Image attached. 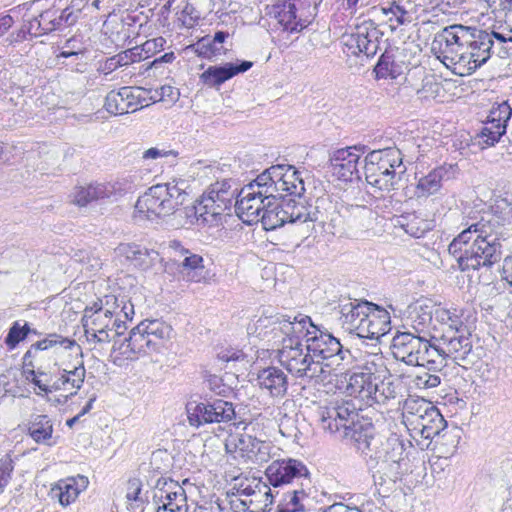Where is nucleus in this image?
<instances>
[{"mask_svg":"<svg viewBox=\"0 0 512 512\" xmlns=\"http://www.w3.org/2000/svg\"><path fill=\"white\" fill-rule=\"evenodd\" d=\"M157 491L154 494V497L159 498L161 500H165L164 502L174 501V488L169 486V480L167 479H159L156 484Z\"/></svg>","mask_w":512,"mask_h":512,"instance_id":"63","label":"nucleus"},{"mask_svg":"<svg viewBox=\"0 0 512 512\" xmlns=\"http://www.w3.org/2000/svg\"><path fill=\"white\" fill-rule=\"evenodd\" d=\"M251 61L228 62L223 65L208 67L200 76L201 81L210 87H219L224 82L233 78L239 73H244L252 67Z\"/></svg>","mask_w":512,"mask_h":512,"instance_id":"28","label":"nucleus"},{"mask_svg":"<svg viewBox=\"0 0 512 512\" xmlns=\"http://www.w3.org/2000/svg\"><path fill=\"white\" fill-rule=\"evenodd\" d=\"M447 360L448 357L441 341H439V344L432 343L427 336L418 366L425 367L428 371L439 372L447 365Z\"/></svg>","mask_w":512,"mask_h":512,"instance_id":"36","label":"nucleus"},{"mask_svg":"<svg viewBox=\"0 0 512 512\" xmlns=\"http://www.w3.org/2000/svg\"><path fill=\"white\" fill-rule=\"evenodd\" d=\"M434 318L432 307L428 305L415 304L410 307L409 319L413 333L424 334Z\"/></svg>","mask_w":512,"mask_h":512,"instance_id":"46","label":"nucleus"},{"mask_svg":"<svg viewBox=\"0 0 512 512\" xmlns=\"http://www.w3.org/2000/svg\"><path fill=\"white\" fill-rule=\"evenodd\" d=\"M310 317L298 314L294 317L276 313L273 315H262L256 322L249 325V334H256L258 338L271 344L272 347L283 348L287 346V340L301 338Z\"/></svg>","mask_w":512,"mask_h":512,"instance_id":"5","label":"nucleus"},{"mask_svg":"<svg viewBox=\"0 0 512 512\" xmlns=\"http://www.w3.org/2000/svg\"><path fill=\"white\" fill-rule=\"evenodd\" d=\"M438 341H441L448 359H452L457 364L470 363L469 356L473 345L469 328H462L456 335H441Z\"/></svg>","mask_w":512,"mask_h":512,"instance_id":"25","label":"nucleus"},{"mask_svg":"<svg viewBox=\"0 0 512 512\" xmlns=\"http://www.w3.org/2000/svg\"><path fill=\"white\" fill-rule=\"evenodd\" d=\"M371 460L375 461L376 471L373 475L375 484L395 483L408 470V459L402 439L393 434L380 439Z\"/></svg>","mask_w":512,"mask_h":512,"instance_id":"8","label":"nucleus"},{"mask_svg":"<svg viewBox=\"0 0 512 512\" xmlns=\"http://www.w3.org/2000/svg\"><path fill=\"white\" fill-rule=\"evenodd\" d=\"M86 375V369L83 363L75 366L73 369L59 370L55 379L49 381V388L52 392L63 391L67 392L68 396L75 395L82 387Z\"/></svg>","mask_w":512,"mask_h":512,"instance_id":"30","label":"nucleus"},{"mask_svg":"<svg viewBox=\"0 0 512 512\" xmlns=\"http://www.w3.org/2000/svg\"><path fill=\"white\" fill-rule=\"evenodd\" d=\"M104 107L108 113L115 116L128 113L123 87L112 90L106 95Z\"/></svg>","mask_w":512,"mask_h":512,"instance_id":"49","label":"nucleus"},{"mask_svg":"<svg viewBox=\"0 0 512 512\" xmlns=\"http://www.w3.org/2000/svg\"><path fill=\"white\" fill-rule=\"evenodd\" d=\"M89 480L84 475L68 477L55 483L50 489V497L57 499L61 506L67 507L75 502L79 494L87 489Z\"/></svg>","mask_w":512,"mask_h":512,"instance_id":"27","label":"nucleus"},{"mask_svg":"<svg viewBox=\"0 0 512 512\" xmlns=\"http://www.w3.org/2000/svg\"><path fill=\"white\" fill-rule=\"evenodd\" d=\"M207 197H212L213 200L220 206H222L225 210L230 209L232 206V201L235 198L234 194H224L217 190L215 187L210 186L209 190L204 194Z\"/></svg>","mask_w":512,"mask_h":512,"instance_id":"62","label":"nucleus"},{"mask_svg":"<svg viewBox=\"0 0 512 512\" xmlns=\"http://www.w3.org/2000/svg\"><path fill=\"white\" fill-rule=\"evenodd\" d=\"M155 345L156 343L152 342L148 335L145 334L143 327L139 323L130 331L129 337L119 346H116V343L114 344V350L118 351L125 359L135 360L141 356L156 352Z\"/></svg>","mask_w":512,"mask_h":512,"instance_id":"22","label":"nucleus"},{"mask_svg":"<svg viewBox=\"0 0 512 512\" xmlns=\"http://www.w3.org/2000/svg\"><path fill=\"white\" fill-rule=\"evenodd\" d=\"M140 324L143 327L145 334L148 335L152 342L156 343V352L163 346L164 341L171 338L173 329L169 324L162 320H144Z\"/></svg>","mask_w":512,"mask_h":512,"instance_id":"44","label":"nucleus"},{"mask_svg":"<svg viewBox=\"0 0 512 512\" xmlns=\"http://www.w3.org/2000/svg\"><path fill=\"white\" fill-rule=\"evenodd\" d=\"M157 491L154 494V497L159 498L161 500H165L164 502L174 501V488L169 486V480L167 479H159L156 484Z\"/></svg>","mask_w":512,"mask_h":512,"instance_id":"64","label":"nucleus"},{"mask_svg":"<svg viewBox=\"0 0 512 512\" xmlns=\"http://www.w3.org/2000/svg\"><path fill=\"white\" fill-rule=\"evenodd\" d=\"M434 319L442 326V335H456L462 328H468L456 309L437 307L434 310Z\"/></svg>","mask_w":512,"mask_h":512,"instance_id":"42","label":"nucleus"},{"mask_svg":"<svg viewBox=\"0 0 512 512\" xmlns=\"http://www.w3.org/2000/svg\"><path fill=\"white\" fill-rule=\"evenodd\" d=\"M271 444L244 433H231L225 439V450L227 453L238 454L246 462L261 464L270 458Z\"/></svg>","mask_w":512,"mask_h":512,"instance_id":"14","label":"nucleus"},{"mask_svg":"<svg viewBox=\"0 0 512 512\" xmlns=\"http://www.w3.org/2000/svg\"><path fill=\"white\" fill-rule=\"evenodd\" d=\"M182 275L188 282L200 283L206 280L203 258L198 254L188 253L182 262Z\"/></svg>","mask_w":512,"mask_h":512,"instance_id":"47","label":"nucleus"},{"mask_svg":"<svg viewBox=\"0 0 512 512\" xmlns=\"http://www.w3.org/2000/svg\"><path fill=\"white\" fill-rule=\"evenodd\" d=\"M365 151V145H355L333 151L329 157L332 174L346 182L359 179L358 163Z\"/></svg>","mask_w":512,"mask_h":512,"instance_id":"16","label":"nucleus"},{"mask_svg":"<svg viewBox=\"0 0 512 512\" xmlns=\"http://www.w3.org/2000/svg\"><path fill=\"white\" fill-rule=\"evenodd\" d=\"M458 234L448 246L461 271L491 268L499 262L503 245L495 225L482 217Z\"/></svg>","mask_w":512,"mask_h":512,"instance_id":"2","label":"nucleus"},{"mask_svg":"<svg viewBox=\"0 0 512 512\" xmlns=\"http://www.w3.org/2000/svg\"><path fill=\"white\" fill-rule=\"evenodd\" d=\"M350 440L355 448L365 456L371 458L381 437L375 436L374 427L371 423H361L355 420L353 425L341 437Z\"/></svg>","mask_w":512,"mask_h":512,"instance_id":"24","label":"nucleus"},{"mask_svg":"<svg viewBox=\"0 0 512 512\" xmlns=\"http://www.w3.org/2000/svg\"><path fill=\"white\" fill-rule=\"evenodd\" d=\"M374 71L376 73L377 78H391L395 79L399 72L397 70V65H395L392 56L389 54H382L380 59L378 60Z\"/></svg>","mask_w":512,"mask_h":512,"instance_id":"52","label":"nucleus"},{"mask_svg":"<svg viewBox=\"0 0 512 512\" xmlns=\"http://www.w3.org/2000/svg\"><path fill=\"white\" fill-rule=\"evenodd\" d=\"M58 346L64 349H72L73 347L79 348L75 340L57 333H50L47 334L45 338L33 343L25 352L22 359L28 366H34V361L41 360V352Z\"/></svg>","mask_w":512,"mask_h":512,"instance_id":"32","label":"nucleus"},{"mask_svg":"<svg viewBox=\"0 0 512 512\" xmlns=\"http://www.w3.org/2000/svg\"><path fill=\"white\" fill-rule=\"evenodd\" d=\"M257 384L271 397L283 398L288 390V377L282 369L270 366L258 372Z\"/></svg>","mask_w":512,"mask_h":512,"instance_id":"31","label":"nucleus"},{"mask_svg":"<svg viewBox=\"0 0 512 512\" xmlns=\"http://www.w3.org/2000/svg\"><path fill=\"white\" fill-rule=\"evenodd\" d=\"M53 422L48 415H31L27 423V434L37 443L46 446H53L56 441L53 439Z\"/></svg>","mask_w":512,"mask_h":512,"instance_id":"35","label":"nucleus"},{"mask_svg":"<svg viewBox=\"0 0 512 512\" xmlns=\"http://www.w3.org/2000/svg\"><path fill=\"white\" fill-rule=\"evenodd\" d=\"M365 179L371 187L378 191L389 193L396 189L397 184L401 180V175L399 172H395V170H391L389 173L372 170L369 174H365Z\"/></svg>","mask_w":512,"mask_h":512,"instance_id":"45","label":"nucleus"},{"mask_svg":"<svg viewBox=\"0 0 512 512\" xmlns=\"http://www.w3.org/2000/svg\"><path fill=\"white\" fill-rule=\"evenodd\" d=\"M449 169L439 166L431 170L427 175L422 176L416 185L415 194L417 197H429L440 191L442 182L447 178Z\"/></svg>","mask_w":512,"mask_h":512,"instance_id":"39","label":"nucleus"},{"mask_svg":"<svg viewBox=\"0 0 512 512\" xmlns=\"http://www.w3.org/2000/svg\"><path fill=\"white\" fill-rule=\"evenodd\" d=\"M144 92H146V90L140 87H123L128 113L136 112L137 110L149 105L148 103H145L146 98L142 96V93Z\"/></svg>","mask_w":512,"mask_h":512,"instance_id":"50","label":"nucleus"},{"mask_svg":"<svg viewBox=\"0 0 512 512\" xmlns=\"http://www.w3.org/2000/svg\"><path fill=\"white\" fill-rule=\"evenodd\" d=\"M164 8L173 14L174 22L180 28H193L201 18L193 0H168Z\"/></svg>","mask_w":512,"mask_h":512,"instance_id":"34","label":"nucleus"},{"mask_svg":"<svg viewBox=\"0 0 512 512\" xmlns=\"http://www.w3.org/2000/svg\"><path fill=\"white\" fill-rule=\"evenodd\" d=\"M427 336H429L428 333L397 332L390 346L393 357L409 366L419 365L420 354Z\"/></svg>","mask_w":512,"mask_h":512,"instance_id":"19","label":"nucleus"},{"mask_svg":"<svg viewBox=\"0 0 512 512\" xmlns=\"http://www.w3.org/2000/svg\"><path fill=\"white\" fill-rule=\"evenodd\" d=\"M512 115V108L507 102H502L490 110L488 121L478 134V138L488 146L497 143L506 132V124Z\"/></svg>","mask_w":512,"mask_h":512,"instance_id":"21","label":"nucleus"},{"mask_svg":"<svg viewBox=\"0 0 512 512\" xmlns=\"http://www.w3.org/2000/svg\"><path fill=\"white\" fill-rule=\"evenodd\" d=\"M198 225L215 226L221 219L225 209L217 204L212 197L202 196L198 206L192 207Z\"/></svg>","mask_w":512,"mask_h":512,"instance_id":"38","label":"nucleus"},{"mask_svg":"<svg viewBox=\"0 0 512 512\" xmlns=\"http://www.w3.org/2000/svg\"><path fill=\"white\" fill-rule=\"evenodd\" d=\"M431 372L427 370L415 375L412 379L414 386L425 390L438 387L441 383V378L437 372Z\"/></svg>","mask_w":512,"mask_h":512,"instance_id":"55","label":"nucleus"},{"mask_svg":"<svg viewBox=\"0 0 512 512\" xmlns=\"http://www.w3.org/2000/svg\"><path fill=\"white\" fill-rule=\"evenodd\" d=\"M250 498L248 503L249 512H266L273 503L275 495L265 483L255 482L253 489H249Z\"/></svg>","mask_w":512,"mask_h":512,"instance_id":"43","label":"nucleus"},{"mask_svg":"<svg viewBox=\"0 0 512 512\" xmlns=\"http://www.w3.org/2000/svg\"><path fill=\"white\" fill-rule=\"evenodd\" d=\"M346 391L359 402L357 407L384 405L396 397L395 387L370 371L354 372L348 381Z\"/></svg>","mask_w":512,"mask_h":512,"instance_id":"10","label":"nucleus"},{"mask_svg":"<svg viewBox=\"0 0 512 512\" xmlns=\"http://www.w3.org/2000/svg\"><path fill=\"white\" fill-rule=\"evenodd\" d=\"M114 253L117 257L123 258L136 268L148 270L159 259V254L153 249H148L136 243H120Z\"/></svg>","mask_w":512,"mask_h":512,"instance_id":"26","label":"nucleus"},{"mask_svg":"<svg viewBox=\"0 0 512 512\" xmlns=\"http://www.w3.org/2000/svg\"><path fill=\"white\" fill-rule=\"evenodd\" d=\"M494 39L498 44L512 42V36L455 24L435 35L431 51L453 73L467 76L490 59Z\"/></svg>","mask_w":512,"mask_h":512,"instance_id":"1","label":"nucleus"},{"mask_svg":"<svg viewBox=\"0 0 512 512\" xmlns=\"http://www.w3.org/2000/svg\"><path fill=\"white\" fill-rule=\"evenodd\" d=\"M373 309V303L368 301L347 300L339 305L340 322L342 327L357 336L360 334V328L364 325V321Z\"/></svg>","mask_w":512,"mask_h":512,"instance_id":"23","label":"nucleus"},{"mask_svg":"<svg viewBox=\"0 0 512 512\" xmlns=\"http://www.w3.org/2000/svg\"><path fill=\"white\" fill-rule=\"evenodd\" d=\"M284 213L286 214L287 223H306L317 222L320 220V212L316 207L306 206L294 199L284 201Z\"/></svg>","mask_w":512,"mask_h":512,"instance_id":"40","label":"nucleus"},{"mask_svg":"<svg viewBox=\"0 0 512 512\" xmlns=\"http://www.w3.org/2000/svg\"><path fill=\"white\" fill-rule=\"evenodd\" d=\"M228 36L229 34L227 32L218 31L213 37H203L195 44V51L199 56L204 58H211L219 55L222 51L221 45Z\"/></svg>","mask_w":512,"mask_h":512,"instance_id":"48","label":"nucleus"},{"mask_svg":"<svg viewBox=\"0 0 512 512\" xmlns=\"http://www.w3.org/2000/svg\"><path fill=\"white\" fill-rule=\"evenodd\" d=\"M359 410L361 407H357L353 400L340 398L319 406L317 414L321 428L341 438L350 425L359 419Z\"/></svg>","mask_w":512,"mask_h":512,"instance_id":"11","label":"nucleus"},{"mask_svg":"<svg viewBox=\"0 0 512 512\" xmlns=\"http://www.w3.org/2000/svg\"><path fill=\"white\" fill-rule=\"evenodd\" d=\"M40 23L42 24V30H44L45 34H48L52 31L60 29V22L58 18V9H48L40 13L39 15Z\"/></svg>","mask_w":512,"mask_h":512,"instance_id":"57","label":"nucleus"},{"mask_svg":"<svg viewBox=\"0 0 512 512\" xmlns=\"http://www.w3.org/2000/svg\"><path fill=\"white\" fill-rule=\"evenodd\" d=\"M402 418L409 430L424 439L439 436L447 425L439 409L423 398H407L403 404Z\"/></svg>","mask_w":512,"mask_h":512,"instance_id":"9","label":"nucleus"},{"mask_svg":"<svg viewBox=\"0 0 512 512\" xmlns=\"http://www.w3.org/2000/svg\"><path fill=\"white\" fill-rule=\"evenodd\" d=\"M284 202L277 197L268 200L260 215V221L265 230H275L287 223L284 213Z\"/></svg>","mask_w":512,"mask_h":512,"instance_id":"41","label":"nucleus"},{"mask_svg":"<svg viewBox=\"0 0 512 512\" xmlns=\"http://www.w3.org/2000/svg\"><path fill=\"white\" fill-rule=\"evenodd\" d=\"M287 346L278 349L280 364L294 377L307 382L323 383L330 377V370L320 360L313 358L307 343L303 345L300 338L287 340Z\"/></svg>","mask_w":512,"mask_h":512,"instance_id":"7","label":"nucleus"},{"mask_svg":"<svg viewBox=\"0 0 512 512\" xmlns=\"http://www.w3.org/2000/svg\"><path fill=\"white\" fill-rule=\"evenodd\" d=\"M169 486L175 489V492L172 493L174 494V501L163 502L161 507L170 508L171 511L174 512L179 511L180 509L181 512H188L185 490L178 484V482L173 480H169Z\"/></svg>","mask_w":512,"mask_h":512,"instance_id":"53","label":"nucleus"},{"mask_svg":"<svg viewBox=\"0 0 512 512\" xmlns=\"http://www.w3.org/2000/svg\"><path fill=\"white\" fill-rule=\"evenodd\" d=\"M189 423L199 427L208 423L231 421L235 417L233 404L222 399L187 405Z\"/></svg>","mask_w":512,"mask_h":512,"instance_id":"15","label":"nucleus"},{"mask_svg":"<svg viewBox=\"0 0 512 512\" xmlns=\"http://www.w3.org/2000/svg\"><path fill=\"white\" fill-rule=\"evenodd\" d=\"M259 177L265 185V191L273 198H281L284 192L301 197L305 192L303 178L292 165H273L259 174Z\"/></svg>","mask_w":512,"mask_h":512,"instance_id":"12","label":"nucleus"},{"mask_svg":"<svg viewBox=\"0 0 512 512\" xmlns=\"http://www.w3.org/2000/svg\"><path fill=\"white\" fill-rule=\"evenodd\" d=\"M265 475L273 488L283 487L299 480H308L309 471L300 460L293 458L274 460L266 468Z\"/></svg>","mask_w":512,"mask_h":512,"instance_id":"17","label":"nucleus"},{"mask_svg":"<svg viewBox=\"0 0 512 512\" xmlns=\"http://www.w3.org/2000/svg\"><path fill=\"white\" fill-rule=\"evenodd\" d=\"M113 314L118 315V312L102 308H98L95 311H92V308L85 309L83 327L88 341L97 343L110 341L109 331L112 330Z\"/></svg>","mask_w":512,"mask_h":512,"instance_id":"20","label":"nucleus"},{"mask_svg":"<svg viewBox=\"0 0 512 512\" xmlns=\"http://www.w3.org/2000/svg\"><path fill=\"white\" fill-rule=\"evenodd\" d=\"M36 362L34 361V366H28L26 363L23 362L24 371L23 374L25 376V379L35 385L41 392H44L45 394L51 393V389L49 388V381L45 380L43 381L41 378L37 376L35 373L36 368Z\"/></svg>","mask_w":512,"mask_h":512,"instance_id":"58","label":"nucleus"},{"mask_svg":"<svg viewBox=\"0 0 512 512\" xmlns=\"http://www.w3.org/2000/svg\"><path fill=\"white\" fill-rule=\"evenodd\" d=\"M383 33L373 21H364L357 25L355 31L344 37V44L353 54L363 53L373 57L378 49Z\"/></svg>","mask_w":512,"mask_h":512,"instance_id":"18","label":"nucleus"},{"mask_svg":"<svg viewBox=\"0 0 512 512\" xmlns=\"http://www.w3.org/2000/svg\"><path fill=\"white\" fill-rule=\"evenodd\" d=\"M264 187L265 185L258 175L238 192L235 211L244 223L249 225L258 223L267 201L274 199L265 191Z\"/></svg>","mask_w":512,"mask_h":512,"instance_id":"13","label":"nucleus"},{"mask_svg":"<svg viewBox=\"0 0 512 512\" xmlns=\"http://www.w3.org/2000/svg\"><path fill=\"white\" fill-rule=\"evenodd\" d=\"M72 202L80 207H84L90 202L94 201L92 197V190L90 184L87 186H77L74 188L72 194Z\"/></svg>","mask_w":512,"mask_h":512,"instance_id":"59","label":"nucleus"},{"mask_svg":"<svg viewBox=\"0 0 512 512\" xmlns=\"http://www.w3.org/2000/svg\"><path fill=\"white\" fill-rule=\"evenodd\" d=\"M306 497L303 489L289 490L283 494V508L279 512H296L303 510L301 501Z\"/></svg>","mask_w":512,"mask_h":512,"instance_id":"51","label":"nucleus"},{"mask_svg":"<svg viewBox=\"0 0 512 512\" xmlns=\"http://www.w3.org/2000/svg\"><path fill=\"white\" fill-rule=\"evenodd\" d=\"M365 161L381 165L386 170H395L399 174H403L406 170L403 165V157L401 151L397 147H388L384 149L373 150L369 152Z\"/></svg>","mask_w":512,"mask_h":512,"instance_id":"37","label":"nucleus"},{"mask_svg":"<svg viewBox=\"0 0 512 512\" xmlns=\"http://www.w3.org/2000/svg\"><path fill=\"white\" fill-rule=\"evenodd\" d=\"M187 197L184 180L153 185L138 198L134 217L140 220H155L171 215L185 203Z\"/></svg>","mask_w":512,"mask_h":512,"instance_id":"3","label":"nucleus"},{"mask_svg":"<svg viewBox=\"0 0 512 512\" xmlns=\"http://www.w3.org/2000/svg\"><path fill=\"white\" fill-rule=\"evenodd\" d=\"M13 469V460L9 456L0 459V494L3 493L8 485Z\"/></svg>","mask_w":512,"mask_h":512,"instance_id":"61","label":"nucleus"},{"mask_svg":"<svg viewBox=\"0 0 512 512\" xmlns=\"http://www.w3.org/2000/svg\"><path fill=\"white\" fill-rule=\"evenodd\" d=\"M321 0H285L271 6L273 28L287 37L298 35L315 19ZM297 39V36H295Z\"/></svg>","mask_w":512,"mask_h":512,"instance_id":"6","label":"nucleus"},{"mask_svg":"<svg viewBox=\"0 0 512 512\" xmlns=\"http://www.w3.org/2000/svg\"><path fill=\"white\" fill-rule=\"evenodd\" d=\"M28 334L29 324L25 323L24 325H20L19 321H15L9 328L8 334L5 338V344L9 349H14L21 341L26 339Z\"/></svg>","mask_w":512,"mask_h":512,"instance_id":"54","label":"nucleus"},{"mask_svg":"<svg viewBox=\"0 0 512 512\" xmlns=\"http://www.w3.org/2000/svg\"><path fill=\"white\" fill-rule=\"evenodd\" d=\"M380 11L386 17V23L391 31H395L399 26L410 24L415 12L410 0L388 1L380 7Z\"/></svg>","mask_w":512,"mask_h":512,"instance_id":"33","label":"nucleus"},{"mask_svg":"<svg viewBox=\"0 0 512 512\" xmlns=\"http://www.w3.org/2000/svg\"><path fill=\"white\" fill-rule=\"evenodd\" d=\"M302 336L313 358H319L324 367L330 370V375L332 372L343 373L352 365L354 357L351 351L344 348L330 332L314 325L311 319Z\"/></svg>","mask_w":512,"mask_h":512,"instance_id":"4","label":"nucleus"},{"mask_svg":"<svg viewBox=\"0 0 512 512\" xmlns=\"http://www.w3.org/2000/svg\"><path fill=\"white\" fill-rule=\"evenodd\" d=\"M364 325L360 328L358 337L371 340H379L385 336L391 329V317L387 310L373 304L371 309L363 322Z\"/></svg>","mask_w":512,"mask_h":512,"instance_id":"29","label":"nucleus"},{"mask_svg":"<svg viewBox=\"0 0 512 512\" xmlns=\"http://www.w3.org/2000/svg\"><path fill=\"white\" fill-rule=\"evenodd\" d=\"M93 200L110 198L116 194V187L112 183H91Z\"/></svg>","mask_w":512,"mask_h":512,"instance_id":"60","label":"nucleus"},{"mask_svg":"<svg viewBox=\"0 0 512 512\" xmlns=\"http://www.w3.org/2000/svg\"><path fill=\"white\" fill-rule=\"evenodd\" d=\"M145 57L141 51L140 46L128 49L111 58V61H115L116 67L127 66L131 63L139 62Z\"/></svg>","mask_w":512,"mask_h":512,"instance_id":"56","label":"nucleus"}]
</instances>
